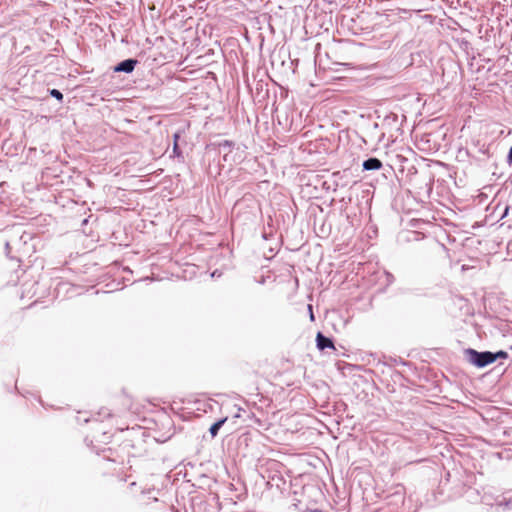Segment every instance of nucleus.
<instances>
[{"instance_id": "nucleus-1", "label": "nucleus", "mask_w": 512, "mask_h": 512, "mask_svg": "<svg viewBox=\"0 0 512 512\" xmlns=\"http://www.w3.org/2000/svg\"><path fill=\"white\" fill-rule=\"evenodd\" d=\"M469 355V361L476 367L482 368L494 362V356L492 352H478L473 349L467 351Z\"/></svg>"}, {"instance_id": "nucleus-2", "label": "nucleus", "mask_w": 512, "mask_h": 512, "mask_svg": "<svg viewBox=\"0 0 512 512\" xmlns=\"http://www.w3.org/2000/svg\"><path fill=\"white\" fill-rule=\"evenodd\" d=\"M137 64V60H134V59H127V60H124L122 61L121 63H119L116 67H115V71L116 72H126V73H131L135 66Z\"/></svg>"}, {"instance_id": "nucleus-3", "label": "nucleus", "mask_w": 512, "mask_h": 512, "mask_svg": "<svg viewBox=\"0 0 512 512\" xmlns=\"http://www.w3.org/2000/svg\"><path fill=\"white\" fill-rule=\"evenodd\" d=\"M316 342L317 347L320 350H324L326 348H335L332 340L330 338L325 337L321 332L317 333Z\"/></svg>"}, {"instance_id": "nucleus-4", "label": "nucleus", "mask_w": 512, "mask_h": 512, "mask_svg": "<svg viewBox=\"0 0 512 512\" xmlns=\"http://www.w3.org/2000/svg\"><path fill=\"white\" fill-rule=\"evenodd\" d=\"M382 167V162L377 158H369L363 163L365 170H378Z\"/></svg>"}, {"instance_id": "nucleus-5", "label": "nucleus", "mask_w": 512, "mask_h": 512, "mask_svg": "<svg viewBox=\"0 0 512 512\" xmlns=\"http://www.w3.org/2000/svg\"><path fill=\"white\" fill-rule=\"evenodd\" d=\"M227 421V417L220 419L216 423H214L210 427V433L212 437H215L218 434L219 429L223 426V424Z\"/></svg>"}, {"instance_id": "nucleus-6", "label": "nucleus", "mask_w": 512, "mask_h": 512, "mask_svg": "<svg viewBox=\"0 0 512 512\" xmlns=\"http://www.w3.org/2000/svg\"><path fill=\"white\" fill-rule=\"evenodd\" d=\"M50 95L59 101H61L63 99V94L57 89H52L50 91Z\"/></svg>"}, {"instance_id": "nucleus-7", "label": "nucleus", "mask_w": 512, "mask_h": 512, "mask_svg": "<svg viewBox=\"0 0 512 512\" xmlns=\"http://www.w3.org/2000/svg\"><path fill=\"white\" fill-rule=\"evenodd\" d=\"M494 361H496L498 358L506 359L508 357L507 352L505 351H498L497 353H493Z\"/></svg>"}, {"instance_id": "nucleus-8", "label": "nucleus", "mask_w": 512, "mask_h": 512, "mask_svg": "<svg viewBox=\"0 0 512 512\" xmlns=\"http://www.w3.org/2000/svg\"><path fill=\"white\" fill-rule=\"evenodd\" d=\"M173 151H174V153H176L177 155H179V154H180V152H179V146H178V143H174V145H173Z\"/></svg>"}, {"instance_id": "nucleus-9", "label": "nucleus", "mask_w": 512, "mask_h": 512, "mask_svg": "<svg viewBox=\"0 0 512 512\" xmlns=\"http://www.w3.org/2000/svg\"><path fill=\"white\" fill-rule=\"evenodd\" d=\"M508 160H509V162H512V147L510 148V151L508 154Z\"/></svg>"}, {"instance_id": "nucleus-10", "label": "nucleus", "mask_w": 512, "mask_h": 512, "mask_svg": "<svg viewBox=\"0 0 512 512\" xmlns=\"http://www.w3.org/2000/svg\"><path fill=\"white\" fill-rule=\"evenodd\" d=\"M178 139H179V134L178 133L174 134V143H178Z\"/></svg>"}, {"instance_id": "nucleus-11", "label": "nucleus", "mask_w": 512, "mask_h": 512, "mask_svg": "<svg viewBox=\"0 0 512 512\" xmlns=\"http://www.w3.org/2000/svg\"><path fill=\"white\" fill-rule=\"evenodd\" d=\"M511 349H512V346H511Z\"/></svg>"}]
</instances>
